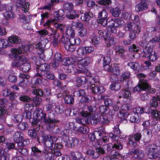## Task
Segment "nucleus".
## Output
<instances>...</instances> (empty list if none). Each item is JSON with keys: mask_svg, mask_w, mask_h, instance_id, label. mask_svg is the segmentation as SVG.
Wrapping results in <instances>:
<instances>
[{"mask_svg": "<svg viewBox=\"0 0 160 160\" xmlns=\"http://www.w3.org/2000/svg\"><path fill=\"white\" fill-rule=\"evenodd\" d=\"M33 115L31 122L32 127L36 131H39L40 127L41 122L44 123L46 125L48 123V116L41 109H38L36 110V113Z\"/></svg>", "mask_w": 160, "mask_h": 160, "instance_id": "f257e3e1", "label": "nucleus"}, {"mask_svg": "<svg viewBox=\"0 0 160 160\" xmlns=\"http://www.w3.org/2000/svg\"><path fill=\"white\" fill-rule=\"evenodd\" d=\"M48 122L47 124V129L56 134L60 133V128L58 125H56L57 123H59V120L57 119L56 116L52 112H50L48 114Z\"/></svg>", "mask_w": 160, "mask_h": 160, "instance_id": "f03ea898", "label": "nucleus"}, {"mask_svg": "<svg viewBox=\"0 0 160 160\" xmlns=\"http://www.w3.org/2000/svg\"><path fill=\"white\" fill-rule=\"evenodd\" d=\"M159 142L158 145L152 143L146 146L145 151L149 158L156 159L160 155V140Z\"/></svg>", "mask_w": 160, "mask_h": 160, "instance_id": "7ed1b4c3", "label": "nucleus"}, {"mask_svg": "<svg viewBox=\"0 0 160 160\" xmlns=\"http://www.w3.org/2000/svg\"><path fill=\"white\" fill-rule=\"evenodd\" d=\"M57 140V138L54 136L49 135L42 136V142L44 146L45 147L44 148H47V150H51V148Z\"/></svg>", "mask_w": 160, "mask_h": 160, "instance_id": "20e7f679", "label": "nucleus"}, {"mask_svg": "<svg viewBox=\"0 0 160 160\" xmlns=\"http://www.w3.org/2000/svg\"><path fill=\"white\" fill-rule=\"evenodd\" d=\"M48 40L46 38L40 40L36 44L35 48L37 49V52L40 57L43 59L44 58V51L46 44L48 42Z\"/></svg>", "mask_w": 160, "mask_h": 160, "instance_id": "39448f33", "label": "nucleus"}, {"mask_svg": "<svg viewBox=\"0 0 160 160\" xmlns=\"http://www.w3.org/2000/svg\"><path fill=\"white\" fill-rule=\"evenodd\" d=\"M37 67L36 68L37 73L35 74L36 76L40 78L42 77V75L49 70H50L51 68L49 64L45 63L40 65L36 64Z\"/></svg>", "mask_w": 160, "mask_h": 160, "instance_id": "423d86ee", "label": "nucleus"}, {"mask_svg": "<svg viewBox=\"0 0 160 160\" xmlns=\"http://www.w3.org/2000/svg\"><path fill=\"white\" fill-rule=\"evenodd\" d=\"M108 13L105 9H103L99 12L97 19L98 22L104 27H106L108 23Z\"/></svg>", "mask_w": 160, "mask_h": 160, "instance_id": "0eeeda50", "label": "nucleus"}, {"mask_svg": "<svg viewBox=\"0 0 160 160\" xmlns=\"http://www.w3.org/2000/svg\"><path fill=\"white\" fill-rule=\"evenodd\" d=\"M32 152L29 156V160H36L42 156V151L35 146L31 148Z\"/></svg>", "mask_w": 160, "mask_h": 160, "instance_id": "6e6552de", "label": "nucleus"}, {"mask_svg": "<svg viewBox=\"0 0 160 160\" xmlns=\"http://www.w3.org/2000/svg\"><path fill=\"white\" fill-rule=\"evenodd\" d=\"M140 82L139 83L137 86H136L133 89V92L135 93L139 92L141 91H145L146 89L148 88L149 84L146 80L140 79Z\"/></svg>", "mask_w": 160, "mask_h": 160, "instance_id": "1a4fd4ad", "label": "nucleus"}, {"mask_svg": "<svg viewBox=\"0 0 160 160\" xmlns=\"http://www.w3.org/2000/svg\"><path fill=\"white\" fill-rule=\"evenodd\" d=\"M119 94V98H127L130 97L131 92L129 91L128 85L127 82H126V84H123L122 90Z\"/></svg>", "mask_w": 160, "mask_h": 160, "instance_id": "9d476101", "label": "nucleus"}, {"mask_svg": "<svg viewBox=\"0 0 160 160\" xmlns=\"http://www.w3.org/2000/svg\"><path fill=\"white\" fill-rule=\"evenodd\" d=\"M160 42V37L156 36L152 38L147 44L146 48L143 49V51L148 50L149 51H152L153 47L155 46L157 42Z\"/></svg>", "mask_w": 160, "mask_h": 160, "instance_id": "9b49d317", "label": "nucleus"}, {"mask_svg": "<svg viewBox=\"0 0 160 160\" xmlns=\"http://www.w3.org/2000/svg\"><path fill=\"white\" fill-rule=\"evenodd\" d=\"M142 132V141L145 144L149 142L152 137V132L150 129H143Z\"/></svg>", "mask_w": 160, "mask_h": 160, "instance_id": "f8f14e48", "label": "nucleus"}, {"mask_svg": "<svg viewBox=\"0 0 160 160\" xmlns=\"http://www.w3.org/2000/svg\"><path fill=\"white\" fill-rule=\"evenodd\" d=\"M142 52L143 53V57L147 58L149 61L153 62L157 59V55L154 51L145 50L144 51H142Z\"/></svg>", "mask_w": 160, "mask_h": 160, "instance_id": "ddd939ff", "label": "nucleus"}, {"mask_svg": "<svg viewBox=\"0 0 160 160\" xmlns=\"http://www.w3.org/2000/svg\"><path fill=\"white\" fill-rule=\"evenodd\" d=\"M13 139L14 141L17 143L18 146H22L23 145L24 136L22 132H17L15 133L13 135Z\"/></svg>", "mask_w": 160, "mask_h": 160, "instance_id": "4468645a", "label": "nucleus"}, {"mask_svg": "<svg viewBox=\"0 0 160 160\" xmlns=\"http://www.w3.org/2000/svg\"><path fill=\"white\" fill-rule=\"evenodd\" d=\"M54 146L51 148V151L53 154L56 157L60 156L62 155L61 149L63 148V145L60 143H56L54 144Z\"/></svg>", "mask_w": 160, "mask_h": 160, "instance_id": "2eb2a0df", "label": "nucleus"}, {"mask_svg": "<svg viewBox=\"0 0 160 160\" xmlns=\"http://www.w3.org/2000/svg\"><path fill=\"white\" fill-rule=\"evenodd\" d=\"M91 61V58L89 57L82 58L78 61V67L80 69H86V67L90 64Z\"/></svg>", "mask_w": 160, "mask_h": 160, "instance_id": "dca6fc26", "label": "nucleus"}, {"mask_svg": "<svg viewBox=\"0 0 160 160\" xmlns=\"http://www.w3.org/2000/svg\"><path fill=\"white\" fill-rule=\"evenodd\" d=\"M148 88L145 90L146 92L144 93L141 94L140 98L143 101L148 100L149 99L150 96V94L154 93L156 91L155 89L151 88V86L149 84Z\"/></svg>", "mask_w": 160, "mask_h": 160, "instance_id": "f3484780", "label": "nucleus"}, {"mask_svg": "<svg viewBox=\"0 0 160 160\" xmlns=\"http://www.w3.org/2000/svg\"><path fill=\"white\" fill-rule=\"evenodd\" d=\"M132 153L133 155L132 158L134 159L138 160H144V152L142 150L138 149H134L132 150Z\"/></svg>", "mask_w": 160, "mask_h": 160, "instance_id": "a211bd4d", "label": "nucleus"}, {"mask_svg": "<svg viewBox=\"0 0 160 160\" xmlns=\"http://www.w3.org/2000/svg\"><path fill=\"white\" fill-rule=\"evenodd\" d=\"M92 92L94 94H97L98 93L100 94L104 92V88L101 84L99 85L95 84H91V85Z\"/></svg>", "mask_w": 160, "mask_h": 160, "instance_id": "6ab92c4d", "label": "nucleus"}, {"mask_svg": "<svg viewBox=\"0 0 160 160\" xmlns=\"http://www.w3.org/2000/svg\"><path fill=\"white\" fill-rule=\"evenodd\" d=\"M14 60L15 61L12 62V64L13 67H21L24 61V58L23 56H18L16 55L14 56Z\"/></svg>", "mask_w": 160, "mask_h": 160, "instance_id": "aec40b11", "label": "nucleus"}, {"mask_svg": "<svg viewBox=\"0 0 160 160\" xmlns=\"http://www.w3.org/2000/svg\"><path fill=\"white\" fill-rule=\"evenodd\" d=\"M62 54L58 52H56L54 55L53 62L51 63L52 67L54 68L58 67L59 65V62L62 60Z\"/></svg>", "mask_w": 160, "mask_h": 160, "instance_id": "412c9836", "label": "nucleus"}, {"mask_svg": "<svg viewBox=\"0 0 160 160\" xmlns=\"http://www.w3.org/2000/svg\"><path fill=\"white\" fill-rule=\"evenodd\" d=\"M32 108V106L31 104H27L25 105L24 108V112L22 114L24 118L27 119L31 118V113L30 110H31Z\"/></svg>", "mask_w": 160, "mask_h": 160, "instance_id": "4be33fe9", "label": "nucleus"}, {"mask_svg": "<svg viewBox=\"0 0 160 160\" xmlns=\"http://www.w3.org/2000/svg\"><path fill=\"white\" fill-rule=\"evenodd\" d=\"M112 154L110 156L108 155V156L104 157L103 160H118V158L121 157V155L118 151H112Z\"/></svg>", "mask_w": 160, "mask_h": 160, "instance_id": "5701e85b", "label": "nucleus"}, {"mask_svg": "<svg viewBox=\"0 0 160 160\" xmlns=\"http://www.w3.org/2000/svg\"><path fill=\"white\" fill-rule=\"evenodd\" d=\"M70 155L72 160H85L83 154L78 151L71 152L70 153Z\"/></svg>", "mask_w": 160, "mask_h": 160, "instance_id": "b1692460", "label": "nucleus"}, {"mask_svg": "<svg viewBox=\"0 0 160 160\" xmlns=\"http://www.w3.org/2000/svg\"><path fill=\"white\" fill-rule=\"evenodd\" d=\"M148 7L146 1L145 0H141L136 6L135 10L137 12H139L147 9Z\"/></svg>", "mask_w": 160, "mask_h": 160, "instance_id": "393cba45", "label": "nucleus"}, {"mask_svg": "<svg viewBox=\"0 0 160 160\" xmlns=\"http://www.w3.org/2000/svg\"><path fill=\"white\" fill-rule=\"evenodd\" d=\"M63 99L65 104L67 105L73 104L74 102V96L72 95L66 93L63 95Z\"/></svg>", "mask_w": 160, "mask_h": 160, "instance_id": "a878e982", "label": "nucleus"}, {"mask_svg": "<svg viewBox=\"0 0 160 160\" xmlns=\"http://www.w3.org/2000/svg\"><path fill=\"white\" fill-rule=\"evenodd\" d=\"M54 18L53 19L54 21H57L59 22V21L62 20L64 19L63 17L64 14L63 9L59 10L56 12H55L53 13Z\"/></svg>", "mask_w": 160, "mask_h": 160, "instance_id": "bb28decb", "label": "nucleus"}, {"mask_svg": "<svg viewBox=\"0 0 160 160\" xmlns=\"http://www.w3.org/2000/svg\"><path fill=\"white\" fill-rule=\"evenodd\" d=\"M66 16L69 19H74L79 17V12L78 11L74 10L72 9L68 11L66 13Z\"/></svg>", "mask_w": 160, "mask_h": 160, "instance_id": "cd10ccee", "label": "nucleus"}, {"mask_svg": "<svg viewBox=\"0 0 160 160\" xmlns=\"http://www.w3.org/2000/svg\"><path fill=\"white\" fill-rule=\"evenodd\" d=\"M130 74L129 72L128 71H125L120 76V81L123 83H125L124 84H126V82H127L128 85V81L130 78Z\"/></svg>", "mask_w": 160, "mask_h": 160, "instance_id": "c85d7f7f", "label": "nucleus"}, {"mask_svg": "<svg viewBox=\"0 0 160 160\" xmlns=\"http://www.w3.org/2000/svg\"><path fill=\"white\" fill-rule=\"evenodd\" d=\"M100 116L97 115L90 116L89 118H88L89 124L91 123L92 125H96L100 122Z\"/></svg>", "mask_w": 160, "mask_h": 160, "instance_id": "c756f323", "label": "nucleus"}, {"mask_svg": "<svg viewBox=\"0 0 160 160\" xmlns=\"http://www.w3.org/2000/svg\"><path fill=\"white\" fill-rule=\"evenodd\" d=\"M47 103L45 105V109L47 111H52L54 105L52 100L50 98H46Z\"/></svg>", "mask_w": 160, "mask_h": 160, "instance_id": "7c9ffc66", "label": "nucleus"}, {"mask_svg": "<svg viewBox=\"0 0 160 160\" xmlns=\"http://www.w3.org/2000/svg\"><path fill=\"white\" fill-rule=\"evenodd\" d=\"M62 62L63 65L65 66L75 65V60L72 57L65 58H63Z\"/></svg>", "mask_w": 160, "mask_h": 160, "instance_id": "2f4dec72", "label": "nucleus"}, {"mask_svg": "<svg viewBox=\"0 0 160 160\" xmlns=\"http://www.w3.org/2000/svg\"><path fill=\"white\" fill-rule=\"evenodd\" d=\"M102 128V127H99L93 132L96 139L97 141L101 140L103 136V134L102 133V132H103V129H102L103 130H102V131H101V129Z\"/></svg>", "mask_w": 160, "mask_h": 160, "instance_id": "473e14b6", "label": "nucleus"}, {"mask_svg": "<svg viewBox=\"0 0 160 160\" xmlns=\"http://www.w3.org/2000/svg\"><path fill=\"white\" fill-rule=\"evenodd\" d=\"M79 141L78 139L76 138H68V147L71 148H72L74 146L77 145Z\"/></svg>", "mask_w": 160, "mask_h": 160, "instance_id": "72a5a7b5", "label": "nucleus"}, {"mask_svg": "<svg viewBox=\"0 0 160 160\" xmlns=\"http://www.w3.org/2000/svg\"><path fill=\"white\" fill-rule=\"evenodd\" d=\"M97 153V152L92 148H88L86 151V154L92 158L96 159L99 156Z\"/></svg>", "mask_w": 160, "mask_h": 160, "instance_id": "f704fd0d", "label": "nucleus"}, {"mask_svg": "<svg viewBox=\"0 0 160 160\" xmlns=\"http://www.w3.org/2000/svg\"><path fill=\"white\" fill-rule=\"evenodd\" d=\"M93 17V15L92 12H86L84 13L83 15H82L80 19L83 21L87 22L89 21Z\"/></svg>", "mask_w": 160, "mask_h": 160, "instance_id": "c9c22d12", "label": "nucleus"}, {"mask_svg": "<svg viewBox=\"0 0 160 160\" xmlns=\"http://www.w3.org/2000/svg\"><path fill=\"white\" fill-rule=\"evenodd\" d=\"M127 65L135 72H138L139 71L140 68L138 63L131 61L128 63Z\"/></svg>", "mask_w": 160, "mask_h": 160, "instance_id": "e433bc0d", "label": "nucleus"}, {"mask_svg": "<svg viewBox=\"0 0 160 160\" xmlns=\"http://www.w3.org/2000/svg\"><path fill=\"white\" fill-rule=\"evenodd\" d=\"M42 153L46 154L45 156V160H54L55 155L51 151L49 152L47 148H44L42 151Z\"/></svg>", "mask_w": 160, "mask_h": 160, "instance_id": "4c0bfd02", "label": "nucleus"}, {"mask_svg": "<svg viewBox=\"0 0 160 160\" xmlns=\"http://www.w3.org/2000/svg\"><path fill=\"white\" fill-rule=\"evenodd\" d=\"M98 37L102 40L104 39L105 41H107V38L109 36V33L106 31L99 30L98 31Z\"/></svg>", "mask_w": 160, "mask_h": 160, "instance_id": "58836bf2", "label": "nucleus"}, {"mask_svg": "<svg viewBox=\"0 0 160 160\" xmlns=\"http://www.w3.org/2000/svg\"><path fill=\"white\" fill-rule=\"evenodd\" d=\"M108 43L107 44V46L109 47L111 46L116 44L117 42V39L113 36H110L107 38V41H106Z\"/></svg>", "mask_w": 160, "mask_h": 160, "instance_id": "ea45409f", "label": "nucleus"}, {"mask_svg": "<svg viewBox=\"0 0 160 160\" xmlns=\"http://www.w3.org/2000/svg\"><path fill=\"white\" fill-rule=\"evenodd\" d=\"M141 30V28L140 26H138L137 27L136 30L134 29L132 31V32H130L129 37L131 41L136 38L137 34H139Z\"/></svg>", "mask_w": 160, "mask_h": 160, "instance_id": "a19ab883", "label": "nucleus"}, {"mask_svg": "<svg viewBox=\"0 0 160 160\" xmlns=\"http://www.w3.org/2000/svg\"><path fill=\"white\" fill-rule=\"evenodd\" d=\"M129 115V113L126 112H122L121 111L118 114L117 116L120 119V121L122 122L124 121H127V118L128 116Z\"/></svg>", "mask_w": 160, "mask_h": 160, "instance_id": "79ce46f5", "label": "nucleus"}, {"mask_svg": "<svg viewBox=\"0 0 160 160\" xmlns=\"http://www.w3.org/2000/svg\"><path fill=\"white\" fill-rule=\"evenodd\" d=\"M139 26V25L132 22H129L125 25L124 27V30L127 31H129L132 30H134L136 28H137V27Z\"/></svg>", "mask_w": 160, "mask_h": 160, "instance_id": "37998d69", "label": "nucleus"}, {"mask_svg": "<svg viewBox=\"0 0 160 160\" xmlns=\"http://www.w3.org/2000/svg\"><path fill=\"white\" fill-rule=\"evenodd\" d=\"M18 147H19L16 148L17 150V153L18 152L21 155L23 156H26L28 154V149L24 148V146Z\"/></svg>", "mask_w": 160, "mask_h": 160, "instance_id": "c03bdc74", "label": "nucleus"}, {"mask_svg": "<svg viewBox=\"0 0 160 160\" xmlns=\"http://www.w3.org/2000/svg\"><path fill=\"white\" fill-rule=\"evenodd\" d=\"M76 80L79 83L77 84V86L79 87L81 85H83L86 83L87 82V79L86 76H80L76 78Z\"/></svg>", "mask_w": 160, "mask_h": 160, "instance_id": "a18cd8bd", "label": "nucleus"}, {"mask_svg": "<svg viewBox=\"0 0 160 160\" xmlns=\"http://www.w3.org/2000/svg\"><path fill=\"white\" fill-rule=\"evenodd\" d=\"M101 40L98 36L94 34L91 38V41L95 47L97 46L101 42Z\"/></svg>", "mask_w": 160, "mask_h": 160, "instance_id": "49530a36", "label": "nucleus"}, {"mask_svg": "<svg viewBox=\"0 0 160 160\" xmlns=\"http://www.w3.org/2000/svg\"><path fill=\"white\" fill-rule=\"evenodd\" d=\"M32 88H33L32 93L37 96L42 97L43 96V93L42 91L40 88H37L36 86H33Z\"/></svg>", "mask_w": 160, "mask_h": 160, "instance_id": "de8ad7c7", "label": "nucleus"}, {"mask_svg": "<svg viewBox=\"0 0 160 160\" xmlns=\"http://www.w3.org/2000/svg\"><path fill=\"white\" fill-rule=\"evenodd\" d=\"M121 88V85L119 82H115L112 83L109 86V89L111 90L118 91Z\"/></svg>", "mask_w": 160, "mask_h": 160, "instance_id": "09e8293b", "label": "nucleus"}, {"mask_svg": "<svg viewBox=\"0 0 160 160\" xmlns=\"http://www.w3.org/2000/svg\"><path fill=\"white\" fill-rule=\"evenodd\" d=\"M50 38H52L51 39V42L54 47H56L58 45V36L55 34H52L50 35Z\"/></svg>", "mask_w": 160, "mask_h": 160, "instance_id": "8fccbe9b", "label": "nucleus"}, {"mask_svg": "<svg viewBox=\"0 0 160 160\" xmlns=\"http://www.w3.org/2000/svg\"><path fill=\"white\" fill-rule=\"evenodd\" d=\"M145 108L141 107H138L133 110V112L137 115H141L144 113Z\"/></svg>", "mask_w": 160, "mask_h": 160, "instance_id": "3c124183", "label": "nucleus"}, {"mask_svg": "<svg viewBox=\"0 0 160 160\" xmlns=\"http://www.w3.org/2000/svg\"><path fill=\"white\" fill-rule=\"evenodd\" d=\"M92 99V97L89 95L83 96L80 99V102L81 103L85 104L89 102Z\"/></svg>", "mask_w": 160, "mask_h": 160, "instance_id": "603ef678", "label": "nucleus"}, {"mask_svg": "<svg viewBox=\"0 0 160 160\" xmlns=\"http://www.w3.org/2000/svg\"><path fill=\"white\" fill-rule=\"evenodd\" d=\"M32 49V48L31 45L26 44L22 45V48L20 49V50L22 51V53L28 54L27 53V51L30 52Z\"/></svg>", "mask_w": 160, "mask_h": 160, "instance_id": "864d4df0", "label": "nucleus"}, {"mask_svg": "<svg viewBox=\"0 0 160 160\" xmlns=\"http://www.w3.org/2000/svg\"><path fill=\"white\" fill-rule=\"evenodd\" d=\"M30 68L31 65L30 64L28 63H22L20 69L23 73H26Z\"/></svg>", "mask_w": 160, "mask_h": 160, "instance_id": "5fc2aeb1", "label": "nucleus"}, {"mask_svg": "<svg viewBox=\"0 0 160 160\" xmlns=\"http://www.w3.org/2000/svg\"><path fill=\"white\" fill-rule=\"evenodd\" d=\"M66 32V35L69 37H73L75 36L74 29L71 27H67Z\"/></svg>", "mask_w": 160, "mask_h": 160, "instance_id": "6e6d98bb", "label": "nucleus"}, {"mask_svg": "<svg viewBox=\"0 0 160 160\" xmlns=\"http://www.w3.org/2000/svg\"><path fill=\"white\" fill-rule=\"evenodd\" d=\"M38 131H36L33 128V129H31L28 130V135L32 138H36L38 137L37 132Z\"/></svg>", "mask_w": 160, "mask_h": 160, "instance_id": "4d7b16f0", "label": "nucleus"}, {"mask_svg": "<svg viewBox=\"0 0 160 160\" xmlns=\"http://www.w3.org/2000/svg\"><path fill=\"white\" fill-rule=\"evenodd\" d=\"M160 100V98L159 97H153L152 101L150 102V107H153L156 108L157 107L158 105V101Z\"/></svg>", "mask_w": 160, "mask_h": 160, "instance_id": "13d9d810", "label": "nucleus"}, {"mask_svg": "<svg viewBox=\"0 0 160 160\" xmlns=\"http://www.w3.org/2000/svg\"><path fill=\"white\" fill-rule=\"evenodd\" d=\"M18 94L14 92H11L9 96V98L11 100L12 104H17L18 103L17 101H15V102H13V101H14L17 97Z\"/></svg>", "mask_w": 160, "mask_h": 160, "instance_id": "bf43d9fd", "label": "nucleus"}, {"mask_svg": "<svg viewBox=\"0 0 160 160\" xmlns=\"http://www.w3.org/2000/svg\"><path fill=\"white\" fill-rule=\"evenodd\" d=\"M65 128L71 129L73 132L77 130V128L75 124L73 122H69L66 124L65 126Z\"/></svg>", "mask_w": 160, "mask_h": 160, "instance_id": "052dcab7", "label": "nucleus"}, {"mask_svg": "<svg viewBox=\"0 0 160 160\" xmlns=\"http://www.w3.org/2000/svg\"><path fill=\"white\" fill-rule=\"evenodd\" d=\"M8 41L12 43H18L20 41V39L16 35H13L9 38Z\"/></svg>", "mask_w": 160, "mask_h": 160, "instance_id": "680f3d73", "label": "nucleus"}, {"mask_svg": "<svg viewBox=\"0 0 160 160\" xmlns=\"http://www.w3.org/2000/svg\"><path fill=\"white\" fill-rule=\"evenodd\" d=\"M99 110L102 113L106 115L109 113V109L104 105H101L99 107Z\"/></svg>", "mask_w": 160, "mask_h": 160, "instance_id": "e2e57ef3", "label": "nucleus"}, {"mask_svg": "<svg viewBox=\"0 0 160 160\" xmlns=\"http://www.w3.org/2000/svg\"><path fill=\"white\" fill-rule=\"evenodd\" d=\"M110 12L113 17H118L121 13V11L119 8H115L111 9Z\"/></svg>", "mask_w": 160, "mask_h": 160, "instance_id": "0e129e2a", "label": "nucleus"}, {"mask_svg": "<svg viewBox=\"0 0 160 160\" xmlns=\"http://www.w3.org/2000/svg\"><path fill=\"white\" fill-rule=\"evenodd\" d=\"M70 42L72 44H74L76 46L79 45L81 42V40L79 38H75L74 37H70Z\"/></svg>", "mask_w": 160, "mask_h": 160, "instance_id": "69168bd1", "label": "nucleus"}, {"mask_svg": "<svg viewBox=\"0 0 160 160\" xmlns=\"http://www.w3.org/2000/svg\"><path fill=\"white\" fill-rule=\"evenodd\" d=\"M18 127L19 129L21 131H23L28 129V126L27 122H22L18 123Z\"/></svg>", "mask_w": 160, "mask_h": 160, "instance_id": "338daca9", "label": "nucleus"}, {"mask_svg": "<svg viewBox=\"0 0 160 160\" xmlns=\"http://www.w3.org/2000/svg\"><path fill=\"white\" fill-rule=\"evenodd\" d=\"M42 76L45 77L47 79L51 80H54L55 78L54 74L50 71V70L45 72Z\"/></svg>", "mask_w": 160, "mask_h": 160, "instance_id": "774afa93", "label": "nucleus"}]
</instances>
